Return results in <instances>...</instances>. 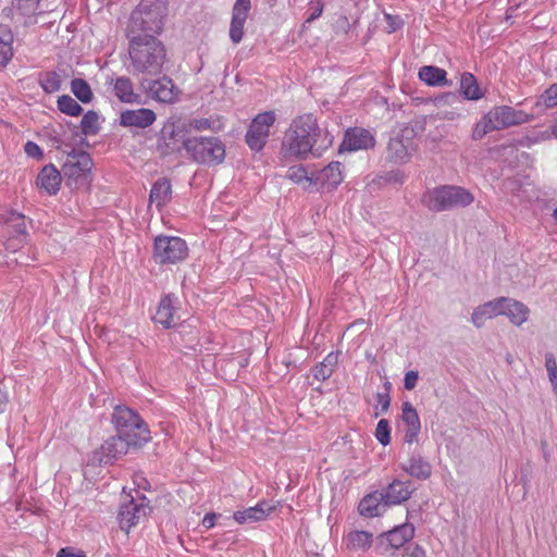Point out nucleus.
Masks as SVG:
<instances>
[{"label": "nucleus", "mask_w": 557, "mask_h": 557, "mask_svg": "<svg viewBox=\"0 0 557 557\" xmlns=\"http://www.w3.org/2000/svg\"><path fill=\"white\" fill-rule=\"evenodd\" d=\"M334 136L319 126L312 113L296 116L285 131L281 156L285 159L306 160L310 154L320 157L332 147Z\"/></svg>", "instance_id": "1"}, {"label": "nucleus", "mask_w": 557, "mask_h": 557, "mask_svg": "<svg viewBox=\"0 0 557 557\" xmlns=\"http://www.w3.org/2000/svg\"><path fill=\"white\" fill-rule=\"evenodd\" d=\"M128 54L134 73L157 74L166 59L164 45L153 35H138L129 40Z\"/></svg>", "instance_id": "2"}, {"label": "nucleus", "mask_w": 557, "mask_h": 557, "mask_svg": "<svg viewBox=\"0 0 557 557\" xmlns=\"http://www.w3.org/2000/svg\"><path fill=\"white\" fill-rule=\"evenodd\" d=\"M116 433L133 449H139L151 440L148 424L134 410L126 406H116L112 414Z\"/></svg>", "instance_id": "3"}, {"label": "nucleus", "mask_w": 557, "mask_h": 557, "mask_svg": "<svg viewBox=\"0 0 557 557\" xmlns=\"http://www.w3.org/2000/svg\"><path fill=\"white\" fill-rule=\"evenodd\" d=\"M166 12L164 0H141L132 14V23L138 29L154 36L161 33Z\"/></svg>", "instance_id": "4"}, {"label": "nucleus", "mask_w": 557, "mask_h": 557, "mask_svg": "<svg viewBox=\"0 0 557 557\" xmlns=\"http://www.w3.org/2000/svg\"><path fill=\"white\" fill-rule=\"evenodd\" d=\"M473 199L470 191L458 186H441L429 190L423 196V202L433 211H444L455 207L469 206Z\"/></svg>", "instance_id": "5"}, {"label": "nucleus", "mask_w": 557, "mask_h": 557, "mask_svg": "<svg viewBox=\"0 0 557 557\" xmlns=\"http://www.w3.org/2000/svg\"><path fill=\"white\" fill-rule=\"evenodd\" d=\"M183 146L190 158L200 164H220L225 158V146L215 137L188 138Z\"/></svg>", "instance_id": "6"}, {"label": "nucleus", "mask_w": 557, "mask_h": 557, "mask_svg": "<svg viewBox=\"0 0 557 557\" xmlns=\"http://www.w3.org/2000/svg\"><path fill=\"white\" fill-rule=\"evenodd\" d=\"M186 242L177 236L159 235L154 238L152 258L158 264H176L188 256Z\"/></svg>", "instance_id": "7"}, {"label": "nucleus", "mask_w": 557, "mask_h": 557, "mask_svg": "<svg viewBox=\"0 0 557 557\" xmlns=\"http://www.w3.org/2000/svg\"><path fill=\"white\" fill-rule=\"evenodd\" d=\"M276 121L274 111H265L256 115L246 133V144L253 151H261L270 136V129Z\"/></svg>", "instance_id": "8"}, {"label": "nucleus", "mask_w": 557, "mask_h": 557, "mask_svg": "<svg viewBox=\"0 0 557 557\" xmlns=\"http://www.w3.org/2000/svg\"><path fill=\"white\" fill-rule=\"evenodd\" d=\"M496 131L508 128L533 120V115L509 106L495 107L487 112Z\"/></svg>", "instance_id": "9"}, {"label": "nucleus", "mask_w": 557, "mask_h": 557, "mask_svg": "<svg viewBox=\"0 0 557 557\" xmlns=\"http://www.w3.org/2000/svg\"><path fill=\"white\" fill-rule=\"evenodd\" d=\"M92 168V160L87 152L79 151L70 153L62 166L64 176L75 184L87 181Z\"/></svg>", "instance_id": "10"}, {"label": "nucleus", "mask_w": 557, "mask_h": 557, "mask_svg": "<svg viewBox=\"0 0 557 557\" xmlns=\"http://www.w3.org/2000/svg\"><path fill=\"white\" fill-rule=\"evenodd\" d=\"M0 227L9 240L16 239L18 244H23L28 235L25 215L15 211L0 215Z\"/></svg>", "instance_id": "11"}, {"label": "nucleus", "mask_w": 557, "mask_h": 557, "mask_svg": "<svg viewBox=\"0 0 557 557\" xmlns=\"http://www.w3.org/2000/svg\"><path fill=\"white\" fill-rule=\"evenodd\" d=\"M374 145L375 139L368 129L351 127L345 132L344 139L339 147V152L370 149L374 147Z\"/></svg>", "instance_id": "12"}, {"label": "nucleus", "mask_w": 557, "mask_h": 557, "mask_svg": "<svg viewBox=\"0 0 557 557\" xmlns=\"http://www.w3.org/2000/svg\"><path fill=\"white\" fill-rule=\"evenodd\" d=\"M131 449L133 447L116 433V435L103 442L97 454L99 455L100 462L110 463L125 456Z\"/></svg>", "instance_id": "13"}, {"label": "nucleus", "mask_w": 557, "mask_h": 557, "mask_svg": "<svg viewBox=\"0 0 557 557\" xmlns=\"http://www.w3.org/2000/svg\"><path fill=\"white\" fill-rule=\"evenodd\" d=\"M154 111L146 108L125 110L120 115V125L124 127L147 128L156 122Z\"/></svg>", "instance_id": "14"}, {"label": "nucleus", "mask_w": 557, "mask_h": 557, "mask_svg": "<svg viewBox=\"0 0 557 557\" xmlns=\"http://www.w3.org/2000/svg\"><path fill=\"white\" fill-rule=\"evenodd\" d=\"M149 94L157 101L173 103L178 99L181 90L171 78L162 77L149 85Z\"/></svg>", "instance_id": "15"}, {"label": "nucleus", "mask_w": 557, "mask_h": 557, "mask_svg": "<svg viewBox=\"0 0 557 557\" xmlns=\"http://www.w3.org/2000/svg\"><path fill=\"white\" fill-rule=\"evenodd\" d=\"M177 310L176 299L172 295H165L158 305L153 320L165 329L173 327L180 319Z\"/></svg>", "instance_id": "16"}, {"label": "nucleus", "mask_w": 557, "mask_h": 557, "mask_svg": "<svg viewBox=\"0 0 557 557\" xmlns=\"http://www.w3.org/2000/svg\"><path fill=\"white\" fill-rule=\"evenodd\" d=\"M401 421L405 425V443L410 445L417 443L421 431V422L417 410L408 401L403 404Z\"/></svg>", "instance_id": "17"}, {"label": "nucleus", "mask_w": 557, "mask_h": 557, "mask_svg": "<svg viewBox=\"0 0 557 557\" xmlns=\"http://www.w3.org/2000/svg\"><path fill=\"white\" fill-rule=\"evenodd\" d=\"M314 186L333 190L343 182V172L339 162H331L319 172L314 171Z\"/></svg>", "instance_id": "18"}, {"label": "nucleus", "mask_w": 557, "mask_h": 557, "mask_svg": "<svg viewBox=\"0 0 557 557\" xmlns=\"http://www.w3.org/2000/svg\"><path fill=\"white\" fill-rule=\"evenodd\" d=\"M62 183V175L53 164L45 165L37 175L36 185L48 195H57Z\"/></svg>", "instance_id": "19"}, {"label": "nucleus", "mask_w": 557, "mask_h": 557, "mask_svg": "<svg viewBox=\"0 0 557 557\" xmlns=\"http://www.w3.org/2000/svg\"><path fill=\"white\" fill-rule=\"evenodd\" d=\"M145 515L146 506L144 504H136L133 499L129 500L121 507L119 512L121 529L127 533Z\"/></svg>", "instance_id": "20"}, {"label": "nucleus", "mask_w": 557, "mask_h": 557, "mask_svg": "<svg viewBox=\"0 0 557 557\" xmlns=\"http://www.w3.org/2000/svg\"><path fill=\"white\" fill-rule=\"evenodd\" d=\"M274 509L275 507L269 503L260 502L253 507L235 511L233 518L239 524L259 522L267 519Z\"/></svg>", "instance_id": "21"}, {"label": "nucleus", "mask_w": 557, "mask_h": 557, "mask_svg": "<svg viewBox=\"0 0 557 557\" xmlns=\"http://www.w3.org/2000/svg\"><path fill=\"white\" fill-rule=\"evenodd\" d=\"M505 301L506 297H499L475 308L471 317L473 324L476 327H481L487 319L502 315Z\"/></svg>", "instance_id": "22"}, {"label": "nucleus", "mask_w": 557, "mask_h": 557, "mask_svg": "<svg viewBox=\"0 0 557 557\" xmlns=\"http://www.w3.org/2000/svg\"><path fill=\"white\" fill-rule=\"evenodd\" d=\"M172 199V186L168 178L158 180L150 190L149 200L160 211Z\"/></svg>", "instance_id": "23"}, {"label": "nucleus", "mask_w": 557, "mask_h": 557, "mask_svg": "<svg viewBox=\"0 0 557 557\" xmlns=\"http://www.w3.org/2000/svg\"><path fill=\"white\" fill-rule=\"evenodd\" d=\"M411 485L409 482L394 481L392 482L382 499L385 504L397 505L407 500L411 495Z\"/></svg>", "instance_id": "24"}, {"label": "nucleus", "mask_w": 557, "mask_h": 557, "mask_svg": "<svg viewBox=\"0 0 557 557\" xmlns=\"http://www.w3.org/2000/svg\"><path fill=\"white\" fill-rule=\"evenodd\" d=\"M286 178L294 184L300 185L304 189L314 187V171L304 164L289 166L286 173Z\"/></svg>", "instance_id": "25"}, {"label": "nucleus", "mask_w": 557, "mask_h": 557, "mask_svg": "<svg viewBox=\"0 0 557 557\" xmlns=\"http://www.w3.org/2000/svg\"><path fill=\"white\" fill-rule=\"evenodd\" d=\"M502 315L508 317L512 324L519 326L528 320L529 309L518 300L506 298Z\"/></svg>", "instance_id": "26"}, {"label": "nucleus", "mask_w": 557, "mask_h": 557, "mask_svg": "<svg viewBox=\"0 0 557 557\" xmlns=\"http://www.w3.org/2000/svg\"><path fill=\"white\" fill-rule=\"evenodd\" d=\"M413 532V527L409 524H401L384 533L383 537L392 548H399L412 539Z\"/></svg>", "instance_id": "27"}, {"label": "nucleus", "mask_w": 557, "mask_h": 557, "mask_svg": "<svg viewBox=\"0 0 557 557\" xmlns=\"http://www.w3.org/2000/svg\"><path fill=\"white\" fill-rule=\"evenodd\" d=\"M419 78L429 86L448 85L445 70L433 65H424L419 70Z\"/></svg>", "instance_id": "28"}, {"label": "nucleus", "mask_w": 557, "mask_h": 557, "mask_svg": "<svg viewBox=\"0 0 557 557\" xmlns=\"http://www.w3.org/2000/svg\"><path fill=\"white\" fill-rule=\"evenodd\" d=\"M114 95L121 102L134 103L138 100V95L134 90V85L128 77H117L113 82Z\"/></svg>", "instance_id": "29"}, {"label": "nucleus", "mask_w": 557, "mask_h": 557, "mask_svg": "<svg viewBox=\"0 0 557 557\" xmlns=\"http://www.w3.org/2000/svg\"><path fill=\"white\" fill-rule=\"evenodd\" d=\"M460 92L468 100H479L483 97L476 78L469 72L461 74Z\"/></svg>", "instance_id": "30"}, {"label": "nucleus", "mask_w": 557, "mask_h": 557, "mask_svg": "<svg viewBox=\"0 0 557 557\" xmlns=\"http://www.w3.org/2000/svg\"><path fill=\"white\" fill-rule=\"evenodd\" d=\"M13 34L12 30L0 24V64L7 65L13 57Z\"/></svg>", "instance_id": "31"}, {"label": "nucleus", "mask_w": 557, "mask_h": 557, "mask_svg": "<svg viewBox=\"0 0 557 557\" xmlns=\"http://www.w3.org/2000/svg\"><path fill=\"white\" fill-rule=\"evenodd\" d=\"M373 535L367 531H350L346 535V544L349 549L366 550L371 547Z\"/></svg>", "instance_id": "32"}, {"label": "nucleus", "mask_w": 557, "mask_h": 557, "mask_svg": "<svg viewBox=\"0 0 557 557\" xmlns=\"http://www.w3.org/2000/svg\"><path fill=\"white\" fill-rule=\"evenodd\" d=\"M337 364V355L330 352L321 363L314 367L312 374L318 381L327 380L334 372Z\"/></svg>", "instance_id": "33"}, {"label": "nucleus", "mask_w": 557, "mask_h": 557, "mask_svg": "<svg viewBox=\"0 0 557 557\" xmlns=\"http://www.w3.org/2000/svg\"><path fill=\"white\" fill-rule=\"evenodd\" d=\"M382 497L380 498L375 494H369L364 496L358 506V510L361 516L364 517H376L380 515V506H381Z\"/></svg>", "instance_id": "34"}, {"label": "nucleus", "mask_w": 557, "mask_h": 557, "mask_svg": "<svg viewBox=\"0 0 557 557\" xmlns=\"http://www.w3.org/2000/svg\"><path fill=\"white\" fill-rule=\"evenodd\" d=\"M406 472L418 479H428L431 475V466L422 458H411L405 467Z\"/></svg>", "instance_id": "35"}, {"label": "nucleus", "mask_w": 557, "mask_h": 557, "mask_svg": "<svg viewBox=\"0 0 557 557\" xmlns=\"http://www.w3.org/2000/svg\"><path fill=\"white\" fill-rule=\"evenodd\" d=\"M40 1L41 0H14L13 7L22 16L32 18L42 13V11L39 10Z\"/></svg>", "instance_id": "36"}, {"label": "nucleus", "mask_w": 557, "mask_h": 557, "mask_svg": "<svg viewBox=\"0 0 557 557\" xmlns=\"http://www.w3.org/2000/svg\"><path fill=\"white\" fill-rule=\"evenodd\" d=\"M71 90L74 96L83 103H89L92 100V91L85 79L74 78L71 82Z\"/></svg>", "instance_id": "37"}, {"label": "nucleus", "mask_w": 557, "mask_h": 557, "mask_svg": "<svg viewBox=\"0 0 557 557\" xmlns=\"http://www.w3.org/2000/svg\"><path fill=\"white\" fill-rule=\"evenodd\" d=\"M58 109L70 116H78L83 112L82 106L69 95H62L57 101Z\"/></svg>", "instance_id": "38"}, {"label": "nucleus", "mask_w": 557, "mask_h": 557, "mask_svg": "<svg viewBox=\"0 0 557 557\" xmlns=\"http://www.w3.org/2000/svg\"><path fill=\"white\" fill-rule=\"evenodd\" d=\"M39 84L47 94H53L60 90L62 79L57 72H46L40 76Z\"/></svg>", "instance_id": "39"}, {"label": "nucleus", "mask_w": 557, "mask_h": 557, "mask_svg": "<svg viewBox=\"0 0 557 557\" xmlns=\"http://www.w3.org/2000/svg\"><path fill=\"white\" fill-rule=\"evenodd\" d=\"M82 133L86 136L96 135L99 131V115L97 112L87 111L81 121Z\"/></svg>", "instance_id": "40"}, {"label": "nucleus", "mask_w": 557, "mask_h": 557, "mask_svg": "<svg viewBox=\"0 0 557 557\" xmlns=\"http://www.w3.org/2000/svg\"><path fill=\"white\" fill-rule=\"evenodd\" d=\"M557 106V83L550 85L536 100L535 108L550 109Z\"/></svg>", "instance_id": "41"}, {"label": "nucleus", "mask_w": 557, "mask_h": 557, "mask_svg": "<svg viewBox=\"0 0 557 557\" xmlns=\"http://www.w3.org/2000/svg\"><path fill=\"white\" fill-rule=\"evenodd\" d=\"M388 156L394 161H405L408 159L409 153L407 147L404 145L401 139L392 138L388 143Z\"/></svg>", "instance_id": "42"}, {"label": "nucleus", "mask_w": 557, "mask_h": 557, "mask_svg": "<svg viewBox=\"0 0 557 557\" xmlns=\"http://www.w3.org/2000/svg\"><path fill=\"white\" fill-rule=\"evenodd\" d=\"M496 131L490 114L486 113L473 127L472 138L474 140L482 139L486 134Z\"/></svg>", "instance_id": "43"}, {"label": "nucleus", "mask_w": 557, "mask_h": 557, "mask_svg": "<svg viewBox=\"0 0 557 557\" xmlns=\"http://www.w3.org/2000/svg\"><path fill=\"white\" fill-rule=\"evenodd\" d=\"M374 435L377 442L383 446L391 443V426L386 419H381L377 422Z\"/></svg>", "instance_id": "44"}, {"label": "nucleus", "mask_w": 557, "mask_h": 557, "mask_svg": "<svg viewBox=\"0 0 557 557\" xmlns=\"http://www.w3.org/2000/svg\"><path fill=\"white\" fill-rule=\"evenodd\" d=\"M250 9H251L250 0H236L233 5L232 17L247 21Z\"/></svg>", "instance_id": "45"}, {"label": "nucleus", "mask_w": 557, "mask_h": 557, "mask_svg": "<svg viewBox=\"0 0 557 557\" xmlns=\"http://www.w3.org/2000/svg\"><path fill=\"white\" fill-rule=\"evenodd\" d=\"M545 367L553 386V391L557 396V362L553 354H546Z\"/></svg>", "instance_id": "46"}, {"label": "nucleus", "mask_w": 557, "mask_h": 557, "mask_svg": "<svg viewBox=\"0 0 557 557\" xmlns=\"http://www.w3.org/2000/svg\"><path fill=\"white\" fill-rule=\"evenodd\" d=\"M245 23H246V21L238 20V18L232 17V20H231L230 38L235 45L239 44L244 37Z\"/></svg>", "instance_id": "47"}, {"label": "nucleus", "mask_w": 557, "mask_h": 557, "mask_svg": "<svg viewBox=\"0 0 557 557\" xmlns=\"http://www.w3.org/2000/svg\"><path fill=\"white\" fill-rule=\"evenodd\" d=\"M24 151L30 158L41 159L44 157L41 148L36 143L30 140L25 144Z\"/></svg>", "instance_id": "48"}, {"label": "nucleus", "mask_w": 557, "mask_h": 557, "mask_svg": "<svg viewBox=\"0 0 557 557\" xmlns=\"http://www.w3.org/2000/svg\"><path fill=\"white\" fill-rule=\"evenodd\" d=\"M57 557H86V554L81 549L64 547L58 552Z\"/></svg>", "instance_id": "49"}, {"label": "nucleus", "mask_w": 557, "mask_h": 557, "mask_svg": "<svg viewBox=\"0 0 557 557\" xmlns=\"http://www.w3.org/2000/svg\"><path fill=\"white\" fill-rule=\"evenodd\" d=\"M418 372L417 371H408L405 374L404 385L405 388L408 391H411L416 387L418 382Z\"/></svg>", "instance_id": "50"}, {"label": "nucleus", "mask_w": 557, "mask_h": 557, "mask_svg": "<svg viewBox=\"0 0 557 557\" xmlns=\"http://www.w3.org/2000/svg\"><path fill=\"white\" fill-rule=\"evenodd\" d=\"M311 9H312V12L307 17L306 23H311L314 20H317L318 17H320L323 13L324 4L322 1L318 0L314 2V5Z\"/></svg>", "instance_id": "51"}, {"label": "nucleus", "mask_w": 557, "mask_h": 557, "mask_svg": "<svg viewBox=\"0 0 557 557\" xmlns=\"http://www.w3.org/2000/svg\"><path fill=\"white\" fill-rule=\"evenodd\" d=\"M403 557H426V554L421 547L414 546L408 548Z\"/></svg>", "instance_id": "52"}, {"label": "nucleus", "mask_w": 557, "mask_h": 557, "mask_svg": "<svg viewBox=\"0 0 557 557\" xmlns=\"http://www.w3.org/2000/svg\"><path fill=\"white\" fill-rule=\"evenodd\" d=\"M215 520H216V515L214 512L207 513V515H205V517L202 519V525L206 529H211L214 527Z\"/></svg>", "instance_id": "53"}, {"label": "nucleus", "mask_w": 557, "mask_h": 557, "mask_svg": "<svg viewBox=\"0 0 557 557\" xmlns=\"http://www.w3.org/2000/svg\"><path fill=\"white\" fill-rule=\"evenodd\" d=\"M376 400L381 405L382 410L386 411L389 407V396L384 393H377L376 394Z\"/></svg>", "instance_id": "54"}, {"label": "nucleus", "mask_w": 557, "mask_h": 557, "mask_svg": "<svg viewBox=\"0 0 557 557\" xmlns=\"http://www.w3.org/2000/svg\"><path fill=\"white\" fill-rule=\"evenodd\" d=\"M210 124H209V121L208 120H199V121H195V127L197 129H201V128H209Z\"/></svg>", "instance_id": "55"}, {"label": "nucleus", "mask_w": 557, "mask_h": 557, "mask_svg": "<svg viewBox=\"0 0 557 557\" xmlns=\"http://www.w3.org/2000/svg\"><path fill=\"white\" fill-rule=\"evenodd\" d=\"M552 134L557 138V123L552 126Z\"/></svg>", "instance_id": "56"}, {"label": "nucleus", "mask_w": 557, "mask_h": 557, "mask_svg": "<svg viewBox=\"0 0 557 557\" xmlns=\"http://www.w3.org/2000/svg\"><path fill=\"white\" fill-rule=\"evenodd\" d=\"M553 215H554L555 220L557 221V208L554 210V214Z\"/></svg>", "instance_id": "57"}, {"label": "nucleus", "mask_w": 557, "mask_h": 557, "mask_svg": "<svg viewBox=\"0 0 557 557\" xmlns=\"http://www.w3.org/2000/svg\"><path fill=\"white\" fill-rule=\"evenodd\" d=\"M4 404L0 401V412L3 410Z\"/></svg>", "instance_id": "58"}]
</instances>
